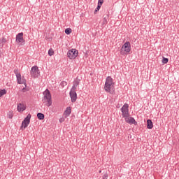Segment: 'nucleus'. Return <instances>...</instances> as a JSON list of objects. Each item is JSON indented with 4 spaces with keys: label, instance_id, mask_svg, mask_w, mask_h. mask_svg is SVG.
<instances>
[{
    "label": "nucleus",
    "instance_id": "nucleus-7",
    "mask_svg": "<svg viewBox=\"0 0 179 179\" xmlns=\"http://www.w3.org/2000/svg\"><path fill=\"white\" fill-rule=\"evenodd\" d=\"M14 73L16 76L17 82L18 85H22L23 83L24 84L26 83V80H24L23 78L22 79V74H20V73L17 72V69L14 70Z\"/></svg>",
    "mask_w": 179,
    "mask_h": 179
},
{
    "label": "nucleus",
    "instance_id": "nucleus-27",
    "mask_svg": "<svg viewBox=\"0 0 179 179\" xmlns=\"http://www.w3.org/2000/svg\"><path fill=\"white\" fill-rule=\"evenodd\" d=\"M107 178H108V174L105 173V174L103 176V179H107Z\"/></svg>",
    "mask_w": 179,
    "mask_h": 179
},
{
    "label": "nucleus",
    "instance_id": "nucleus-3",
    "mask_svg": "<svg viewBox=\"0 0 179 179\" xmlns=\"http://www.w3.org/2000/svg\"><path fill=\"white\" fill-rule=\"evenodd\" d=\"M122 118H128L129 117V105L124 103L123 107L120 108Z\"/></svg>",
    "mask_w": 179,
    "mask_h": 179
},
{
    "label": "nucleus",
    "instance_id": "nucleus-2",
    "mask_svg": "<svg viewBox=\"0 0 179 179\" xmlns=\"http://www.w3.org/2000/svg\"><path fill=\"white\" fill-rule=\"evenodd\" d=\"M43 103H46L47 107H50L52 104V100L51 98V92H50V90L48 89H46L43 92Z\"/></svg>",
    "mask_w": 179,
    "mask_h": 179
},
{
    "label": "nucleus",
    "instance_id": "nucleus-24",
    "mask_svg": "<svg viewBox=\"0 0 179 179\" xmlns=\"http://www.w3.org/2000/svg\"><path fill=\"white\" fill-rule=\"evenodd\" d=\"M24 85H25V87L22 89V93H26V92H27V89L26 88L27 85H26V83H24Z\"/></svg>",
    "mask_w": 179,
    "mask_h": 179
},
{
    "label": "nucleus",
    "instance_id": "nucleus-25",
    "mask_svg": "<svg viewBox=\"0 0 179 179\" xmlns=\"http://www.w3.org/2000/svg\"><path fill=\"white\" fill-rule=\"evenodd\" d=\"M103 2H104V0H99L98 5H100V6H101V5H103Z\"/></svg>",
    "mask_w": 179,
    "mask_h": 179
},
{
    "label": "nucleus",
    "instance_id": "nucleus-28",
    "mask_svg": "<svg viewBox=\"0 0 179 179\" xmlns=\"http://www.w3.org/2000/svg\"><path fill=\"white\" fill-rule=\"evenodd\" d=\"M0 150H1V147H0Z\"/></svg>",
    "mask_w": 179,
    "mask_h": 179
},
{
    "label": "nucleus",
    "instance_id": "nucleus-22",
    "mask_svg": "<svg viewBox=\"0 0 179 179\" xmlns=\"http://www.w3.org/2000/svg\"><path fill=\"white\" fill-rule=\"evenodd\" d=\"M162 62V64H167V62H169V59L166 57H163Z\"/></svg>",
    "mask_w": 179,
    "mask_h": 179
},
{
    "label": "nucleus",
    "instance_id": "nucleus-12",
    "mask_svg": "<svg viewBox=\"0 0 179 179\" xmlns=\"http://www.w3.org/2000/svg\"><path fill=\"white\" fill-rule=\"evenodd\" d=\"M124 120L126 121V122H128L131 124H134V125H136V124H138V122L135 120V118L132 117H124Z\"/></svg>",
    "mask_w": 179,
    "mask_h": 179
},
{
    "label": "nucleus",
    "instance_id": "nucleus-18",
    "mask_svg": "<svg viewBox=\"0 0 179 179\" xmlns=\"http://www.w3.org/2000/svg\"><path fill=\"white\" fill-rule=\"evenodd\" d=\"M64 31H65L66 34L69 35L72 33V29L66 28Z\"/></svg>",
    "mask_w": 179,
    "mask_h": 179
},
{
    "label": "nucleus",
    "instance_id": "nucleus-10",
    "mask_svg": "<svg viewBox=\"0 0 179 179\" xmlns=\"http://www.w3.org/2000/svg\"><path fill=\"white\" fill-rule=\"evenodd\" d=\"M69 94L71 99V103H75V101H76L78 99V94H76V90L71 89Z\"/></svg>",
    "mask_w": 179,
    "mask_h": 179
},
{
    "label": "nucleus",
    "instance_id": "nucleus-20",
    "mask_svg": "<svg viewBox=\"0 0 179 179\" xmlns=\"http://www.w3.org/2000/svg\"><path fill=\"white\" fill-rule=\"evenodd\" d=\"M48 55H49L50 57H52V55H54V50H52V49H50V50H48Z\"/></svg>",
    "mask_w": 179,
    "mask_h": 179
},
{
    "label": "nucleus",
    "instance_id": "nucleus-5",
    "mask_svg": "<svg viewBox=\"0 0 179 179\" xmlns=\"http://www.w3.org/2000/svg\"><path fill=\"white\" fill-rule=\"evenodd\" d=\"M23 36H24L23 32L18 33L16 35L15 41H16V43L20 44V45H24V44L26 43V41H24Z\"/></svg>",
    "mask_w": 179,
    "mask_h": 179
},
{
    "label": "nucleus",
    "instance_id": "nucleus-19",
    "mask_svg": "<svg viewBox=\"0 0 179 179\" xmlns=\"http://www.w3.org/2000/svg\"><path fill=\"white\" fill-rule=\"evenodd\" d=\"M3 94H6V90H0V97H2Z\"/></svg>",
    "mask_w": 179,
    "mask_h": 179
},
{
    "label": "nucleus",
    "instance_id": "nucleus-17",
    "mask_svg": "<svg viewBox=\"0 0 179 179\" xmlns=\"http://www.w3.org/2000/svg\"><path fill=\"white\" fill-rule=\"evenodd\" d=\"M37 117L38 118V120H44V114L41 113H37Z\"/></svg>",
    "mask_w": 179,
    "mask_h": 179
},
{
    "label": "nucleus",
    "instance_id": "nucleus-23",
    "mask_svg": "<svg viewBox=\"0 0 179 179\" xmlns=\"http://www.w3.org/2000/svg\"><path fill=\"white\" fill-rule=\"evenodd\" d=\"M60 85L62 86V87H64L68 85V83H66V81H62Z\"/></svg>",
    "mask_w": 179,
    "mask_h": 179
},
{
    "label": "nucleus",
    "instance_id": "nucleus-8",
    "mask_svg": "<svg viewBox=\"0 0 179 179\" xmlns=\"http://www.w3.org/2000/svg\"><path fill=\"white\" fill-rule=\"evenodd\" d=\"M121 51H124L126 54H129L131 52V43L127 41L121 48Z\"/></svg>",
    "mask_w": 179,
    "mask_h": 179
},
{
    "label": "nucleus",
    "instance_id": "nucleus-15",
    "mask_svg": "<svg viewBox=\"0 0 179 179\" xmlns=\"http://www.w3.org/2000/svg\"><path fill=\"white\" fill-rule=\"evenodd\" d=\"M147 128L148 129H152V128H153V122H152L150 119L147 120Z\"/></svg>",
    "mask_w": 179,
    "mask_h": 179
},
{
    "label": "nucleus",
    "instance_id": "nucleus-16",
    "mask_svg": "<svg viewBox=\"0 0 179 179\" xmlns=\"http://www.w3.org/2000/svg\"><path fill=\"white\" fill-rule=\"evenodd\" d=\"M108 23V15H105L103 21H102V26H106Z\"/></svg>",
    "mask_w": 179,
    "mask_h": 179
},
{
    "label": "nucleus",
    "instance_id": "nucleus-11",
    "mask_svg": "<svg viewBox=\"0 0 179 179\" xmlns=\"http://www.w3.org/2000/svg\"><path fill=\"white\" fill-rule=\"evenodd\" d=\"M80 83V79H79L78 78H76V79H74V80L73 82V86L71 87V90H77L78 86H79Z\"/></svg>",
    "mask_w": 179,
    "mask_h": 179
},
{
    "label": "nucleus",
    "instance_id": "nucleus-26",
    "mask_svg": "<svg viewBox=\"0 0 179 179\" xmlns=\"http://www.w3.org/2000/svg\"><path fill=\"white\" fill-rule=\"evenodd\" d=\"M100 8H101V6L98 5L97 7L95 8V12H99L100 10Z\"/></svg>",
    "mask_w": 179,
    "mask_h": 179
},
{
    "label": "nucleus",
    "instance_id": "nucleus-4",
    "mask_svg": "<svg viewBox=\"0 0 179 179\" xmlns=\"http://www.w3.org/2000/svg\"><path fill=\"white\" fill-rule=\"evenodd\" d=\"M79 55V52L76 49H71L67 52V57L69 59H75Z\"/></svg>",
    "mask_w": 179,
    "mask_h": 179
},
{
    "label": "nucleus",
    "instance_id": "nucleus-13",
    "mask_svg": "<svg viewBox=\"0 0 179 179\" xmlns=\"http://www.w3.org/2000/svg\"><path fill=\"white\" fill-rule=\"evenodd\" d=\"M17 110L19 113H23L26 110V105L23 103H18L17 106Z\"/></svg>",
    "mask_w": 179,
    "mask_h": 179
},
{
    "label": "nucleus",
    "instance_id": "nucleus-6",
    "mask_svg": "<svg viewBox=\"0 0 179 179\" xmlns=\"http://www.w3.org/2000/svg\"><path fill=\"white\" fill-rule=\"evenodd\" d=\"M30 74L31 78H38L40 70L37 66H34L31 69Z\"/></svg>",
    "mask_w": 179,
    "mask_h": 179
},
{
    "label": "nucleus",
    "instance_id": "nucleus-21",
    "mask_svg": "<svg viewBox=\"0 0 179 179\" xmlns=\"http://www.w3.org/2000/svg\"><path fill=\"white\" fill-rule=\"evenodd\" d=\"M8 117L10 118V120H12L13 118V113L12 112H9L8 113Z\"/></svg>",
    "mask_w": 179,
    "mask_h": 179
},
{
    "label": "nucleus",
    "instance_id": "nucleus-9",
    "mask_svg": "<svg viewBox=\"0 0 179 179\" xmlns=\"http://www.w3.org/2000/svg\"><path fill=\"white\" fill-rule=\"evenodd\" d=\"M31 118V115L28 114L27 116L22 121V127H23L24 128H27V127H29V124H30Z\"/></svg>",
    "mask_w": 179,
    "mask_h": 179
},
{
    "label": "nucleus",
    "instance_id": "nucleus-1",
    "mask_svg": "<svg viewBox=\"0 0 179 179\" xmlns=\"http://www.w3.org/2000/svg\"><path fill=\"white\" fill-rule=\"evenodd\" d=\"M113 87H114V82L113 81V78L108 76L106 78L103 89L106 93L113 94Z\"/></svg>",
    "mask_w": 179,
    "mask_h": 179
},
{
    "label": "nucleus",
    "instance_id": "nucleus-14",
    "mask_svg": "<svg viewBox=\"0 0 179 179\" xmlns=\"http://www.w3.org/2000/svg\"><path fill=\"white\" fill-rule=\"evenodd\" d=\"M71 113H72V108L67 107L64 111V115L69 117V115H71Z\"/></svg>",
    "mask_w": 179,
    "mask_h": 179
}]
</instances>
